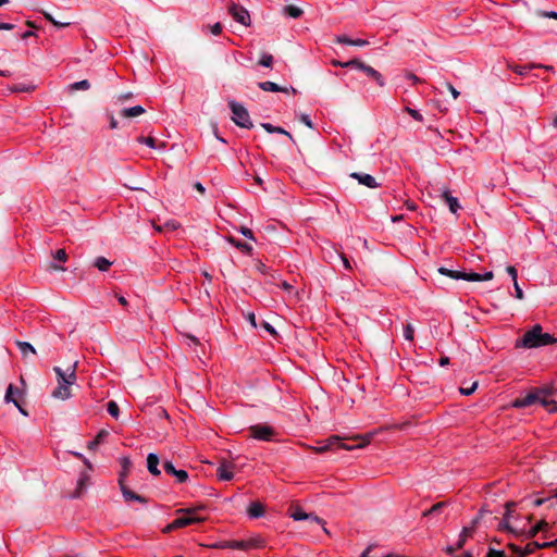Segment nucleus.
I'll use <instances>...</instances> for the list:
<instances>
[{"instance_id": "f257e3e1", "label": "nucleus", "mask_w": 557, "mask_h": 557, "mask_svg": "<svg viewBox=\"0 0 557 557\" xmlns=\"http://www.w3.org/2000/svg\"><path fill=\"white\" fill-rule=\"evenodd\" d=\"M78 361L75 360L67 371L62 370L60 367H53L57 375V387L52 391L51 396L54 399L67 400L72 397L71 387L76 383V370Z\"/></svg>"}, {"instance_id": "f03ea898", "label": "nucleus", "mask_w": 557, "mask_h": 557, "mask_svg": "<svg viewBox=\"0 0 557 557\" xmlns=\"http://www.w3.org/2000/svg\"><path fill=\"white\" fill-rule=\"evenodd\" d=\"M552 395L550 389L537 388L523 397H519L513 400L512 407L515 408H523L531 406L533 404H541L544 408H546L549 412L557 411V405L555 401L549 400V396Z\"/></svg>"}, {"instance_id": "7ed1b4c3", "label": "nucleus", "mask_w": 557, "mask_h": 557, "mask_svg": "<svg viewBox=\"0 0 557 557\" xmlns=\"http://www.w3.org/2000/svg\"><path fill=\"white\" fill-rule=\"evenodd\" d=\"M555 343V338L549 333H544L540 324H535L527 331L523 336L517 341V347L537 348Z\"/></svg>"}, {"instance_id": "20e7f679", "label": "nucleus", "mask_w": 557, "mask_h": 557, "mask_svg": "<svg viewBox=\"0 0 557 557\" xmlns=\"http://www.w3.org/2000/svg\"><path fill=\"white\" fill-rule=\"evenodd\" d=\"M371 437H372L371 434H368L366 436H358L356 438L358 441V443L356 445H346V444L342 443V440H343L342 437H339L338 435H333V436H330L324 442H321V444L319 446L314 447L313 450L315 453H324V451L331 449L335 445H338V447L346 449V450H352L355 448H362L370 443Z\"/></svg>"}, {"instance_id": "39448f33", "label": "nucleus", "mask_w": 557, "mask_h": 557, "mask_svg": "<svg viewBox=\"0 0 557 557\" xmlns=\"http://www.w3.org/2000/svg\"><path fill=\"white\" fill-rule=\"evenodd\" d=\"M228 107L232 111V121L236 125H238L239 127H243V128H248V129L253 126V124L250 120L249 113L243 104L236 102L235 100H230Z\"/></svg>"}, {"instance_id": "423d86ee", "label": "nucleus", "mask_w": 557, "mask_h": 557, "mask_svg": "<svg viewBox=\"0 0 557 557\" xmlns=\"http://www.w3.org/2000/svg\"><path fill=\"white\" fill-rule=\"evenodd\" d=\"M251 436L259 441H272L275 431L268 424H256L250 426Z\"/></svg>"}, {"instance_id": "0eeeda50", "label": "nucleus", "mask_w": 557, "mask_h": 557, "mask_svg": "<svg viewBox=\"0 0 557 557\" xmlns=\"http://www.w3.org/2000/svg\"><path fill=\"white\" fill-rule=\"evenodd\" d=\"M289 517L293 518L296 521L301 520H311L314 521L318 524L324 525L325 522L320 517L313 515V513H306L300 507L296 506L290 509ZM323 530L325 533H327V529L323 527Z\"/></svg>"}, {"instance_id": "6e6552de", "label": "nucleus", "mask_w": 557, "mask_h": 557, "mask_svg": "<svg viewBox=\"0 0 557 557\" xmlns=\"http://www.w3.org/2000/svg\"><path fill=\"white\" fill-rule=\"evenodd\" d=\"M550 545H552V543H549V542L539 543V542L534 541V542L528 543L523 548H521L515 544H509L508 547L511 550H513L515 553H518L520 555V557H524L527 555L534 553L536 549L548 547Z\"/></svg>"}, {"instance_id": "1a4fd4ad", "label": "nucleus", "mask_w": 557, "mask_h": 557, "mask_svg": "<svg viewBox=\"0 0 557 557\" xmlns=\"http://www.w3.org/2000/svg\"><path fill=\"white\" fill-rule=\"evenodd\" d=\"M228 12L236 22L244 26L250 25V15L245 8L237 4H232L228 9Z\"/></svg>"}, {"instance_id": "9d476101", "label": "nucleus", "mask_w": 557, "mask_h": 557, "mask_svg": "<svg viewBox=\"0 0 557 557\" xmlns=\"http://www.w3.org/2000/svg\"><path fill=\"white\" fill-rule=\"evenodd\" d=\"M119 484H120V487H121V492L123 494V497L126 502H138V503H141V504H146L147 500L145 497L134 493L133 491H131L125 484H124V474H122L119 479Z\"/></svg>"}, {"instance_id": "9b49d317", "label": "nucleus", "mask_w": 557, "mask_h": 557, "mask_svg": "<svg viewBox=\"0 0 557 557\" xmlns=\"http://www.w3.org/2000/svg\"><path fill=\"white\" fill-rule=\"evenodd\" d=\"M261 541L258 539L249 541H228V549L248 550L251 548L260 547Z\"/></svg>"}, {"instance_id": "f8f14e48", "label": "nucleus", "mask_w": 557, "mask_h": 557, "mask_svg": "<svg viewBox=\"0 0 557 557\" xmlns=\"http://www.w3.org/2000/svg\"><path fill=\"white\" fill-rule=\"evenodd\" d=\"M234 465L227 461H223L216 469V475L222 481H231L234 478L233 473Z\"/></svg>"}, {"instance_id": "ddd939ff", "label": "nucleus", "mask_w": 557, "mask_h": 557, "mask_svg": "<svg viewBox=\"0 0 557 557\" xmlns=\"http://www.w3.org/2000/svg\"><path fill=\"white\" fill-rule=\"evenodd\" d=\"M350 176L357 180L359 184L364 185L369 188H376L379 186L375 178L370 174L354 172L350 174Z\"/></svg>"}, {"instance_id": "4468645a", "label": "nucleus", "mask_w": 557, "mask_h": 557, "mask_svg": "<svg viewBox=\"0 0 557 557\" xmlns=\"http://www.w3.org/2000/svg\"><path fill=\"white\" fill-rule=\"evenodd\" d=\"M512 504L511 503H508L506 505L507 507V512L506 515L504 516L503 520L500 521L499 523V529L500 530H504V531H507L509 533H512L515 535H522L523 533V530H518L517 528H513L512 525H510L509 523V507L511 506Z\"/></svg>"}, {"instance_id": "2eb2a0df", "label": "nucleus", "mask_w": 557, "mask_h": 557, "mask_svg": "<svg viewBox=\"0 0 557 557\" xmlns=\"http://www.w3.org/2000/svg\"><path fill=\"white\" fill-rule=\"evenodd\" d=\"M159 462H160V459L158 457L157 454L154 453H150L148 456H147V468H148V471L154 475V476H158L160 475V470L158 468L159 466Z\"/></svg>"}, {"instance_id": "dca6fc26", "label": "nucleus", "mask_w": 557, "mask_h": 557, "mask_svg": "<svg viewBox=\"0 0 557 557\" xmlns=\"http://www.w3.org/2000/svg\"><path fill=\"white\" fill-rule=\"evenodd\" d=\"M437 271L442 275L448 276V277L454 278V280L468 281V278H467L468 277V273L467 272L450 270V269H447L445 267L438 268Z\"/></svg>"}, {"instance_id": "f3484780", "label": "nucleus", "mask_w": 557, "mask_h": 557, "mask_svg": "<svg viewBox=\"0 0 557 557\" xmlns=\"http://www.w3.org/2000/svg\"><path fill=\"white\" fill-rule=\"evenodd\" d=\"M145 112H146V110H145L144 107H141V106H134V107H131V108H123L120 111V115L125 117V119H132V117L139 116V115L144 114Z\"/></svg>"}, {"instance_id": "a211bd4d", "label": "nucleus", "mask_w": 557, "mask_h": 557, "mask_svg": "<svg viewBox=\"0 0 557 557\" xmlns=\"http://www.w3.org/2000/svg\"><path fill=\"white\" fill-rule=\"evenodd\" d=\"M202 521H205V518H202V517H181V518H176L173 522H174V527H176V529H181V528L190 525L193 523H199Z\"/></svg>"}, {"instance_id": "6ab92c4d", "label": "nucleus", "mask_w": 557, "mask_h": 557, "mask_svg": "<svg viewBox=\"0 0 557 557\" xmlns=\"http://www.w3.org/2000/svg\"><path fill=\"white\" fill-rule=\"evenodd\" d=\"M367 76H369L370 78L374 79L376 82V84L380 86V87H383L385 86V81L383 78V76L381 75V73H379L375 69H373L372 66L370 65H366L363 67V71H362Z\"/></svg>"}, {"instance_id": "aec40b11", "label": "nucleus", "mask_w": 557, "mask_h": 557, "mask_svg": "<svg viewBox=\"0 0 557 557\" xmlns=\"http://www.w3.org/2000/svg\"><path fill=\"white\" fill-rule=\"evenodd\" d=\"M442 197L444 198L445 202L448 205L451 213H456L460 209L458 199L456 197L451 196L448 190L443 191Z\"/></svg>"}, {"instance_id": "412c9836", "label": "nucleus", "mask_w": 557, "mask_h": 557, "mask_svg": "<svg viewBox=\"0 0 557 557\" xmlns=\"http://www.w3.org/2000/svg\"><path fill=\"white\" fill-rule=\"evenodd\" d=\"M258 87L262 89L263 91H270V92H287L288 89L278 86L276 83L273 82H261L258 84Z\"/></svg>"}, {"instance_id": "4be33fe9", "label": "nucleus", "mask_w": 557, "mask_h": 557, "mask_svg": "<svg viewBox=\"0 0 557 557\" xmlns=\"http://www.w3.org/2000/svg\"><path fill=\"white\" fill-rule=\"evenodd\" d=\"M17 396H22V391L14 387L13 384H10L8 386L5 395H4V401L7 404H10V403L13 404V403L17 401V398H16Z\"/></svg>"}, {"instance_id": "5701e85b", "label": "nucleus", "mask_w": 557, "mask_h": 557, "mask_svg": "<svg viewBox=\"0 0 557 557\" xmlns=\"http://www.w3.org/2000/svg\"><path fill=\"white\" fill-rule=\"evenodd\" d=\"M494 276L492 271H487L484 274H479L475 272L468 273V281L469 282H481V281H490Z\"/></svg>"}, {"instance_id": "b1692460", "label": "nucleus", "mask_w": 557, "mask_h": 557, "mask_svg": "<svg viewBox=\"0 0 557 557\" xmlns=\"http://www.w3.org/2000/svg\"><path fill=\"white\" fill-rule=\"evenodd\" d=\"M262 128H264L268 133H277V134H283L285 136H287L290 140H294L293 136L290 133H288L287 131H285L284 128L280 127V126H274L270 123H262L261 124Z\"/></svg>"}, {"instance_id": "393cba45", "label": "nucleus", "mask_w": 557, "mask_h": 557, "mask_svg": "<svg viewBox=\"0 0 557 557\" xmlns=\"http://www.w3.org/2000/svg\"><path fill=\"white\" fill-rule=\"evenodd\" d=\"M35 89V86L26 83L13 84L9 87L11 92H30Z\"/></svg>"}, {"instance_id": "a878e982", "label": "nucleus", "mask_w": 557, "mask_h": 557, "mask_svg": "<svg viewBox=\"0 0 557 557\" xmlns=\"http://www.w3.org/2000/svg\"><path fill=\"white\" fill-rule=\"evenodd\" d=\"M15 344L24 357L27 356V354H36L35 347L28 342L16 341Z\"/></svg>"}, {"instance_id": "bb28decb", "label": "nucleus", "mask_w": 557, "mask_h": 557, "mask_svg": "<svg viewBox=\"0 0 557 557\" xmlns=\"http://www.w3.org/2000/svg\"><path fill=\"white\" fill-rule=\"evenodd\" d=\"M250 518H259L263 515V507L260 503H251L248 507Z\"/></svg>"}, {"instance_id": "cd10ccee", "label": "nucleus", "mask_w": 557, "mask_h": 557, "mask_svg": "<svg viewBox=\"0 0 557 557\" xmlns=\"http://www.w3.org/2000/svg\"><path fill=\"white\" fill-rule=\"evenodd\" d=\"M109 436V432L107 430H101L94 441L88 443L89 449H95L98 445L103 443V441Z\"/></svg>"}, {"instance_id": "c85d7f7f", "label": "nucleus", "mask_w": 557, "mask_h": 557, "mask_svg": "<svg viewBox=\"0 0 557 557\" xmlns=\"http://www.w3.org/2000/svg\"><path fill=\"white\" fill-rule=\"evenodd\" d=\"M112 262L104 257H97L94 261V265L101 272H106L111 267Z\"/></svg>"}, {"instance_id": "c756f323", "label": "nucleus", "mask_w": 557, "mask_h": 557, "mask_svg": "<svg viewBox=\"0 0 557 557\" xmlns=\"http://www.w3.org/2000/svg\"><path fill=\"white\" fill-rule=\"evenodd\" d=\"M545 528H547V523L545 521H541L537 524H535L534 527H532L529 531H527V532L523 531L522 534H525L527 539H531V537L535 536L540 531L544 530Z\"/></svg>"}, {"instance_id": "7c9ffc66", "label": "nucleus", "mask_w": 557, "mask_h": 557, "mask_svg": "<svg viewBox=\"0 0 557 557\" xmlns=\"http://www.w3.org/2000/svg\"><path fill=\"white\" fill-rule=\"evenodd\" d=\"M515 73L519 74V75H525L530 70L534 69V67H540V65H535V64H529V65H525V66H520V65H515V66H509ZM541 67H544V69H550L549 66H542Z\"/></svg>"}, {"instance_id": "2f4dec72", "label": "nucleus", "mask_w": 557, "mask_h": 557, "mask_svg": "<svg viewBox=\"0 0 557 557\" xmlns=\"http://www.w3.org/2000/svg\"><path fill=\"white\" fill-rule=\"evenodd\" d=\"M89 88H90V83L87 79L75 82V83L69 85L70 91L88 90Z\"/></svg>"}, {"instance_id": "473e14b6", "label": "nucleus", "mask_w": 557, "mask_h": 557, "mask_svg": "<svg viewBox=\"0 0 557 557\" xmlns=\"http://www.w3.org/2000/svg\"><path fill=\"white\" fill-rule=\"evenodd\" d=\"M470 534H471V529L463 528L462 531L460 532L459 539L456 543V548H462L467 542V539L470 536Z\"/></svg>"}, {"instance_id": "72a5a7b5", "label": "nucleus", "mask_w": 557, "mask_h": 557, "mask_svg": "<svg viewBox=\"0 0 557 557\" xmlns=\"http://www.w3.org/2000/svg\"><path fill=\"white\" fill-rule=\"evenodd\" d=\"M230 243L243 252L250 253L252 251V246L247 243L235 240L234 238H230Z\"/></svg>"}, {"instance_id": "f704fd0d", "label": "nucleus", "mask_w": 557, "mask_h": 557, "mask_svg": "<svg viewBox=\"0 0 557 557\" xmlns=\"http://www.w3.org/2000/svg\"><path fill=\"white\" fill-rule=\"evenodd\" d=\"M284 11L286 12V14L293 18H298L301 16L302 14V10L300 8H297L295 5H286L284 8Z\"/></svg>"}, {"instance_id": "c9c22d12", "label": "nucleus", "mask_w": 557, "mask_h": 557, "mask_svg": "<svg viewBox=\"0 0 557 557\" xmlns=\"http://www.w3.org/2000/svg\"><path fill=\"white\" fill-rule=\"evenodd\" d=\"M202 506L199 507H188V508H180L176 510V513H184L185 517H197L196 513L198 510L202 509Z\"/></svg>"}, {"instance_id": "e433bc0d", "label": "nucleus", "mask_w": 557, "mask_h": 557, "mask_svg": "<svg viewBox=\"0 0 557 557\" xmlns=\"http://www.w3.org/2000/svg\"><path fill=\"white\" fill-rule=\"evenodd\" d=\"M445 507H446V503L445 502L436 503L429 510L424 511L423 516H429V515H433V513H440L442 511V509L445 508Z\"/></svg>"}, {"instance_id": "4c0bfd02", "label": "nucleus", "mask_w": 557, "mask_h": 557, "mask_svg": "<svg viewBox=\"0 0 557 557\" xmlns=\"http://www.w3.org/2000/svg\"><path fill=\"white\" fill-rule=\"evenodd\" d=\"M131 98H133L132 92L120 94L113 98V102L115 106H121L124 103V101H126Z\"/></svg>"}, {"instance_id": "58836bf2", "label": "nucleus", "mask_w": 557, "mask_h": 557, "mask_svg": "<svg viewBox=\"0 0 557 557\" xmlns=\"http://www.w3.org/2000/svg\"><path fill=\"white\" fill-rule=\"evenodd\" d=\"M258 63L261 66L271 67L273 64V57L269 53H263Z\"/></svg>"}, {"instance_id": "ea45409f", "label": "nucleus", "mask_w": 557, "mask_h": 557, "mask_svg": "<svg viewBox=\"0 0 557 557\" xmlns=\"http://www.w3.org/2000/svg\"><path fill=\"white\" fill-rule=\"evenodd\" d=\"M414 329L410 323H407L404 327V337L407 341H413Z\"/></svg>"}, {"instance_id": "a19ab883", "label": "nucleus", "mask_w": 557, "mask_h": 557, "mask_svg": "<svg viewBox=\"0 0 557 557\" xmlns=\"http://www.w3.org/2000/svg\"><path fill=\"white\" fill-rule=\"evenodd\" d=\"M108 412L110 416H112L113 418H117L119 417V406L115 401L111 400L108 403Z\"/></svg>"}, {"instance_id": "79ce46f5", "label": "nucleus", "mask_w": 557, "mask_h": 557, "mask_svg": "<svg viewBox=\"0 0 557 557\" xmlns=\"http://www.w3.org/2000/svg\"><path fill=\"white\" fill-rule=\"evenodd\" d=\"M405 111L416 121L418 122H423V116L422 114L418 111V110H414V109H411L409 107H406L405 108Z\"/></svg>"}, {"instance_id": "37998d69", "label": "nucleus", "mask_w": 557, "mask_h": 557, "mask_svg": "<svg viewBox=\"0 0 557 557\" xmlns=\"http://www.w3.org/2000/svg\"><path fill=\"white\" fill-rule=\"evenodd\" d=\"M137 141L139 144L146 145V146H148L150 148H156V140L152 137H143V136H140V137L137 138Z\"/></svg>"}, {"instance_id": "c03bdc74", "label": "nucleus", "mask_w": 557, "mask_h": 557, "mask_svg": "<svg viewBox=\"0 0 557 557\" xmlns=\"http://www.w3.org/2000/svg\"><path fill=\"white\" fill-rule=\"evenodd\" d=\"M206 546L215 549H228V541H220Z\"/></svg>"}, {"instance_id": "a18cd8bd", "label": "nucleus", "mask_w": 557, "mask_h": 557, "mask_svg": "<svg viewBox=\"0 0 557 557\" xmlns=\"http://www.w3.org/2000/svg\"><path fill=\"white\" fill-rule=\"evenodd\" d=\"M176 481L180 483H184L188 480V473L185 470H177L174 474Z\"/></svg>"}, {"instance_id": "49530a36", "label": "nucleus", "mask_w": 557, "mask_h": 557, "mask_svg": "<svg viewBox=\"0 0 557 557\" xmlns=\"http://www.w3.org/2000/svg\"><path fill=\"white\" fill-rule=\"evenodd\" d=\"M478 387V382H473L472 385L470 387H460L459 388V392L462 394V395H466V396H469L471 395L472 393H474V391Z\"/></svg>"}, {"instance_id": "de8ad7c7", "label": "nucleus", "mask_w": 557, "mask_h": 557, "mask_svg": "<svg viewBox=\"0 0 557 557\" xmlns=\"http://www.w3.org/2000/svg\"><path fill=\"white\" fill-rule=\"evenodd\" d=\"M163 469L166 473L174 475L177 471L170 460L163 461Z\"/></svg>"}, {"instance_id": "09e8293b", "label": "nucleus", "mask_w": 557, "mask_h": 557, "mask_svg": "<svg viewBox=\"0 0 557 557\" xmlns=\"http://www.w3.org/2000/svg\"><path fill=\"white\" fill-rule=\"evenodd\" d=\"M53 258L60 262H65L67 260V255L64 249H59L53 255Z\"/></svg>"}, {"instance_id": "8fccbe9b", "label": "nucleus", "mask_w": 557, "mask_h": 557, "mask_svg": "<svg viewBox=\"0 0 557 557\" xmlns=\"http://www.w3.org/2000/svg\"><path fill=\"white\" fill-rule=\"evenodd\" d=\"M506 272L512 278V282L516 283L518 281V271L515 267L508 265L506 268Z\"/></svg>"}, {"instance_id": "3c124183", "label": "nucleus", "mask_w": 557, "mask_h": 557, "mask_svg": "<svg viewBox=\"0 0 557 557\" xmlns=\"http://www.w3.org/2000/svg\"><path fill=\"white\" fill-rule=\"evenodd\" d=\"M486 557H506V554L503 550H498V549H495V548H490L487 554H486Z\"/></svg>"}, {"instance_id": "603ef678", "label": "nucleus", "mask_w": 557, "mask_h": 557, "mask_svg": "<svg viewBox=\"0 0 557 557\" xmlns=\"http://www.w3.org/2000/svg\"><path fill=\"white\" fill-rule=\"evenodd\" d=\"M299 120L309 128H313L312 121L308 114H300Z\"/></svg>"}, {"instance_id": "864d4df0", "label": "nucleus", "mask_w": 557, "mask_h": 557, "mask_svg": "<svg viewBox=\"0 0 557 557\" xmlns=\"http://www.w3.org/2000/svg\"><path fill=\"white\" fill-rule=\"evenodd\" d=\"M335 40H336V42H338V44H343V45H350V46H352V39H350L349 37H347V36H345V35L337 36Z\"/></svg>"}, {"instance_id": "5fc2aeb1", "label": "nucleus", "mask_w": 557, "mask_h": 557, "mask_svg": "<svg viewBox=\"0 0 557 557\" xmlns=\"http://www.w3.org/2000/svg\"><path fill=\"white\" fill-rule=\"evenodd\" d=\"M513 287H515V296L517 299H523L524 297V294H523V290L522 288L520 287V285L518 284V281L516 283H513Z\"/></svg>"}, {"instance_id": "6e6d98bb", "label": "nucleus", "mask_w": 557, "mask_h": 557, "mask_svg": "<svg viewBox=\"0 0 557 557\" xmlns=\"http://www.w3.org/2000/svg\"><path fill=\"white\" fill-rule=\"evenodd\" d=\"M180 226L178 222L171 220L164 223L163 227L166 230L175 231Z\"/></svg>"}, {"instance_id": "4d7b16f0", "label": "nucleus", "mask_w": 557, "mask_h": 557, "mask_svg": "<svg viewBox=\"0 0 557 557\" xmlns=\"http://www.w3.org/2000/svg\"><path fill=\"white\" fill-rule=\"evenodd\" d=\"M240 234H243L245 237L249 238V239H252L255 240V237H253V234H252V231L248 227H240L239 230Z\"/></svg>"}, {"instance_id": "13d9d810", "label": "nucleus", "mask_w": 557, "mask_h": 557, "mask_svg": "<svg viewBox=\"0 0 557 557\" xmlns=\"http://www.w3.org/2000/svg\"><path fill=\"white\" fill-rule=\"evenodd\" d=\"M539 15L542 16V17H549V18L557 20V12L556 11H541L539 13Z\"/></svg>"}, {"instance_id": "bf43d9fd", "label": "nucleus", "mask_w": 557, "mask_h": 557, "mask_svg": "<svg viewBox=\"0 0 557 557\" xmlns=\"http://www.w3.org/2000/svg\"><path fill=\"white\" fill-rule=\"evenodd\" d=\"M129 466H131V461H129V459H127V458H123V459H122V467H123V471L121 472L120 476H121L122 474H124V478L126 476Z\"/></svg>"}, {"instance_id": "052dcab7", "label": "nucleus", "mask_w": 557, "mask_h": 557, "mask_svg": "<svg viewBox=\"0 0 557 557\" xmlns=\"http://www.w3.org/2000/svg\"><path fill=\"white\" fill-rule=\"evenodd\" d=\"M210 32L213 34V35H220L221 32H222V25L221 23H215L213 25L210 26Z\"/></svg>"}, {"instance_id": "680f3d73", "label": "nucleus", "mask_w": 557, "mask_h": 557, "mask_svg": "<svg viewBox=\"0 0 557 557\" xmlns=\"http://www.w3.org/2000/svg\"><path fill=\"white\" fill-rule=\"evenodd\" d=\"M85 490V478H81L77 482V492H76V496H79L81 493H83V491Z\"/></svg>"}, {"instance_id": "e2e57ef3", "label": "nucleus", "mask_w": 557, "mask_h": 557, "mask_svg": "<svg viewBox=\"0 0 557 557\" xmlns=\"http://www.w3.org/2000/svg\"><path fill=\"white\" fill-rule=\"evenodd\" d=\"M447 89L450 91L454 99H457L459 97V91L449 83L446 84Z\"/></svg>"}, {"instance_id": "0e129e2a", "label": "nucleus", "mask_w": 557, "mask_h": 557, "mask_svg": "<svg viewBox=\"0 0 557 557\" xmlns=\"http://www.w3.org/2000/svg\"><path fill=\"white\" fill-rule=\"evenodd\" d=\"M406 78L410 79L413 84L421 83V79L417 75H414L413 73H407L406 74Z\"/></svg>"}, {"instance_id": "69168bd1", "label": "nucleus", "mask_w": 557, "mask_h": 557, "mask_svg": "<svg viewBox=\"0 0 557 557\" xmlns=\"http://www.w3.org/2000/svg\"><path fill=\"white\" fill-rule=\"evenodd\" d=\"M342 261H343V265L345 267L346 270H351V264L349 262V260L347 259V257L343 253L339 255Z\"/></svg>"}, {"instance_id": "338daca9", "label": "nucleus", "mask_w": 557, "mask_h": 557, "mask_svg": "<svg viewBox=\"0 0 557 557\" xmlns=\"http://www.w3.org/2000/svg\"><path fill=\"white\" fill-rule=\"evenodd\" d=\"M367 45H369V41L366 39H352V46L364 47Z\"/></svg>"}, {"instance_id": "774afa93", "label": "nucleus", "mask_w": 557, "mask_h": 557, "mask_svg": "<svg viewBox=\"0 0 557 557\" xmlns=\"http://www.w3.org/2000/svg\"><path fill=\"white\" fill-rule=\"evenodd\" d=\"M280 287L283 290L288 292V293H290L293 290V286L289 283H287L286 281L281 282Z\"/></svg>"}]
</instances>
